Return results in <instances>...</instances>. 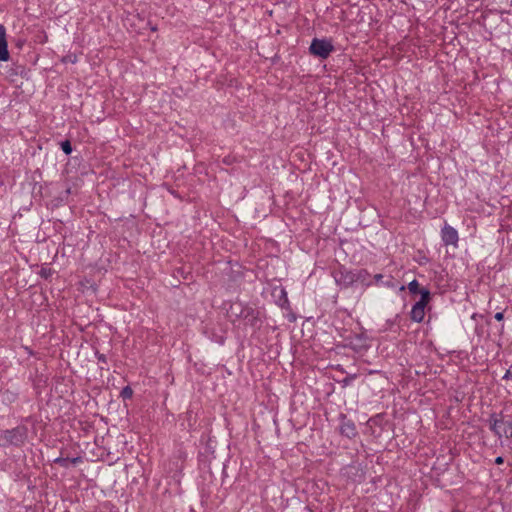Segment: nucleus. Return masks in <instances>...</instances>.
<instances>
[{"instance_id":"nucleus-13","label":"nucleus","mask_w":512,"mask_h":512,"mask_svg":"<svg viewBox=\"0 0 512 512\" xmlns=\"http://www.w3.org/2000/svg\"><path fill=\"white\" fill-rule=\"evenodd\" d=\"M61 149L66 155H70L72 153L71 142L69 140L61 142Z\"/></svg>"},{"instance_id":"nucleus-6","label":"nucleus","mask_w":512,"mask_h":512,"mask_svg":"<svg viewBox=\"0 0 512 512\" xmlns=\"http://www.w3.org/2000/svg\"><path fill=\"white\" fill-rule=\"evenodd\" d=\"M441 238H442L444 245H446V246H448V245L457 246V243L459 240L457 230L447 224L441 230Z\"/></svg>"},{"instance_id":"nucleus-8","label":"nucleus","mask_w":512,"mask_h":512,"mask_svg":"<svg viewBox=\"0 0 512 512\" xmlns=\"http://www.w3.org/2000/svg\"><path fill=\"white\" fill-rule=\"evenodd\" d=\"M10 58L6 38V28L0 24V61L6 62Z\"/></svg>"},{"instance_id":"nucleus-14","label":"nucleus","mask_w":512,"mask_h":512,"mask_svg":"<svg viewBox=\"0 0 512 512\" xmlns=\"http://www.w3.org/2000/svg\"><path fill=\"white\" fill-rule=\"evenodd\" d=\"M54 463L59 464L62 467L67 468L70 463V458L58 457L54 460Z\"/></svg>"},{"instance_id":"nucleus-9","label":"nucleus","mask_w":512,"mask_h":512,"mask_svg":"<svg viewBox=\"0 0 512 512\" xmlns=\"http://www.w3.org/2000/svg\"><path fill=\"white\" fill-rule=\"evenodd\" d=\"M374 281L378 286H384L392 289L397 287L396 280L391 275L376 274L374 275Z\"/></svg>"},{"instance_id":"nucleus-15","label":"nucleus","mask_w":512,"mask_h":512,"mask_svg":"<svg viewBox=\"0 0 512 512\" xmlns=\"http://www.w3.org/2000/svg\"><path fill=\"white\" fill-rule=\"evenodd\" d=\"M253 309L249 308V307H246V308H241L240 310V313L239 314H236V316H242V317H245L247 318L250 314H253Z\"/></svg>"},{"instance_id":"nucleus-5","label":"nucleus","mask_w":512,"mask_h":512,"mask_svg":"<svg viewBox=\"0 0 512 512\" xmlns=\"http://www.w3.org/2000/svg\"><path fill=\"white\" fill-rule=\"evenodd\" d=\"M332 275L337 285L342 288H348L355 283L354 270H349L344 266H339L332 272Z\"/></svg>"},{"instance_id":"nucleus-18","label":"nucleus","mask_w":512,"mask_h":512,"mask_svg":"<svg viewBox=\"0 0 512 512\" xmlns=\"http://www.w3.org/2000/svg\"><path fill=\"white\" fill-rule=\"evenodd\" d=\"M96 358L101 363H107V358H106V356L104 354L96 352Z\"/></svg>"},{"instance_id":"nucleus-7","label":"nucleus","mask_w":512,"mask_h":512,"mask_svg":"<svg viewBox=\"0 0 512 512\" xmlns=\"http://www.w3.org/2000/svg\"><path fill=\"white\" fill-rule=\"evenodd\" d=\"M340 432L348 438H353L357 435V429L354 422L348 419L344 414L341 415Z\"/></svg>"},{"instance_id":"nucleus-2","label":"nucleus","mask_w":512,"mask_h":512,"mask_svg":"<svg viewBox=\"0 0 512 512\" xmlns=\"http://www.w3.org/2000/svg\"><path fill=\"white\" fill-rule=\"evenodd\" d=\"M488 422L490 430L498 438H512V420H505L502 414L492 413Z\"/></svg>"},{"instance_id":"nucleus-22","label":"nucleus","mask_w":512,"mask_h":512,"mask_svg":"<svg viewBox=\"0 0 512 512\" xmlns=\"http://www.w3.org/2000/svg\"><path fill=\"white\" fill-rule=\"evenodd\" d=\"M512 378V372L510 370H507L505 375L503 376V379H511Z\"/></svg>"},{"instance_id":"nucleus-3","label":"nucleus","mask_w":512,"mask_h":512,"mask_svg":"<svg viewBox=\"0 0 512 512\" xmlns=\"http://www.w3.org/2000/svg\"><path fill=\"white\" fill-rule=\"evenodd\" d=\"M421 298L417 301L410 312V318L414 322L420 323L423 321L425 316V307L429 303L431 298V293L427 288H422L420 291Z\"/></svg>"},{"instance_id":"nucleus-4","label":"nucleus","mask_w":512,"mask_h":512,"mask_svg":"<svg viewBox=\"0 0 512 512\" xmlns=\"http://www.w3.org/2000/svg\"><path fill=\"white\" fill-rule=\"evenodd\" d=\"M312 55L326 59L334 51V46L331 40L314 38L309 47Z\"/></svg>"},{"instance_id":"nucleus-10","label":"nucleus","mask_w":512,"mask_h":512,"mask_svg":"<svg viewBox=\"0 0 512 512\" xmlns=\"http://www.w3.org/2000/svg\"><path fill=\"white\" fill-rule=\"evenodd\" d=\"M354 275L355 283L359 282L367 287L372 285L371 275L366 269L354 270Z\"/></svg>"},{"instance_id":"nucleus-17","label":"nucleus","mask_w":512,"mask_h":512,"mask_svg":"<svg viewBox=\"0 0 512 512\" xmlns=\"http://www.w3.org/2000/svg\"><path fill=\"white\" fill-rule=\"evenodd\" d=\"M76 61H77V57L75 55H68L63 58V62H65V63H67V62L75 63Z\"/></svg>"},{"instance_id":"nucleus-1","label":"nucleus","mask_w":512,"mask_h":512,"mask_svg":"<svg viewBox=\"0 0 512 512\" xmlns=\"http://www.w3.org/2000/svg\"><path fill=\"white\" fill-rule=\"evenodd\" d=\"M28 437V429L26 426L20 425L12 429L3 431L0 434V442L4 447L15 446L21 447L25 444Z\"/></svg>"},{"instance_id":"nucleus-19","label":"nucleus","mask_w":512,"mask_h":512,"mask_svg":"<svg viewBox=\"0 0 512 512\" xmlns=\"http://www.w3.org/2000/svg\"><path fill=\"white\" fill-rule=\"evenodd\" d=\"M494 318L497 320V321H502L504 319V313L503 312H497L495 315H494Z\"/></svg>"},{"instance_id":"nucleus-11","label":"nucleus","mask_w":512,"mask_h":512,"mask_svg":"<svg viewBox=\"0 0 512 512\" xmlns=\"http://www.w3.org/2000/svg\"><path fill=\"white\" fill-rule=\"evenodd\" d=\"M408 290L412 294H417L420 293L422 289L419 288L418 281L414 279L408 284Z\"/></svg>"},{"instance_id":"nucleus-23","label":"nucleus","mask_w":512,"mask_h":512,"mask_svg":"<svg viewBox=\"0 0 512 512\" xmlns=\"http://www.w3.org/2000/svg\"><path fill=\"white\" fill-rule=\"evenodd\" d=\"M503 462H504L503 457H501V456L496 457V459H495V463H496L497 465H500V464H502Z\"/></svg>"},{"instance_id":"nucleus-24","label":"nucleus","mask_w":512,"mask_h":512,"mask_svg":"<svg viewBox=\"0 0 512 512\" xmlns=\"http://www.w3.org/2000/svg\"><path fill=\"white\" fill-rule=\"evenodd\" d=\"M399 290H400V291H404V290H405V286H403V285H402V286H400V287H399Z\"/></svg>"},{"instance_id":"nucleus-21","label":"nucleus","mask_w":512,"mask_h":512,"mask_svg":"<svg viewBox=\"0 0 512 512\" xmlns=\"http://www.w3.org/2000/svg\"><path fill=\"white\" fill-rule=\"evenodd\" d=\"M356 378V375H352L351 377H347L343 380L344 385H348L352 379Z\"/></svg>"},{"instance_id":"nucleus-20","label":"nucleus","mask_w":512,"mask_h":512,"mask_svg":"<svg viewBox=\"0 0 512 512\" xmlns=\"http://www.w3.org/2000/svg\"><path fill=\"white\" fill-rule=\"evenodd\" d=\"M82 461L81 457H75L70 459V463L76 465Z\"/></svg>"},{"instance_id":"nucleus-12","label":"nucleus","mask_w":512,"mask_h":512,"mask_svg":"<svg viewBox=\"0 0 512 512\" xmlns=\"http://www.w3.org/2000/svg\"><path fill=\"white\" fill-rule=\"evenodd\" d=\"M120 396L123 398V399H130L132 396H133V390L130 386H125L121 392H120Z\"/></svg>"},{"instance_id":"nucleus-16","label":"nucleus","mask_w":512,"mask_h":512,"mask_svg":"<svg viewBox=\"0 0 512 512\" xmlns=\"http://www.w3.org/2000/svg\"><path fill=\"white\" fill-rule=\"evenodd\" d=\"M280 293H281V297L279 299V302H280V305L282 307H284V305L288 303L287 293H286V291L284 289H281Z\"/></svg>"}]
</instances>
